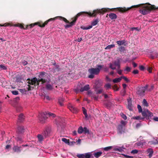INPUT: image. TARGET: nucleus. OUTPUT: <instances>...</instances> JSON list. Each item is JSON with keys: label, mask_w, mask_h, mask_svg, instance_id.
I'll use <instances>...</instances> for the list:
<instances>
[{"label": "nucleus", "mask_w": 158, "mask_h": 158, "mask_svg": "<svg viewBox=\"0 0 158 158\" xmlns=\"http://www.w3.org/2000/svg\"><path fill=\"white\" fill-rule=\"evenodd\" d=\"M140 7L139 12L143 15H145L149 13L151 10L158 9V7H156L154 5H152L149 3H147L144 4H139V5L132 6L130 7H117L110 9L107 12L110 11L116 12L118 11L120 12L123 13L134 8H138Z\"/></svg>", "instance_id": "nucleus-1"}, {"label": "nucleus", "mask_w": 158, "mask_h": 158, "mask_svg": "<svg viewBox=\"0 0 158 158\" xmlns=\"http://www.w3.org/2000/svg\"><path fill=\"white\" fill-rule=\"evenodd\" d=\"M110 9L109 8H102L101 9H97L94 10L92 13L90 12H81L78 13L74 17L72 18V21L69 22V24H67L65 26V28H67L71 27L72 26L75 25L78 18L81 15H87L90 17H96L97 15L99 14L103 15L105 13L109 10Z\"/></svg>", "instance_id": "nucleus-2"}, {"label": "nucleus", "mask_w": 158, "mask_h": 158, "mask_svg": "<svg viewBox=\"0 0 158 158\" xmlns=\"http://www.w3.org/2000/svg\"><path fill=\"white\" fill-rule=\"evenodd\" d=\"M39 78L38 80L36 78H33L31 81L28 82L29 85H28L29 90H31L33 89L34 87L39 84V82L41 81L42 83H48L50 81L49 78L50 77L49 75L47 73H45L44 72H42L40 73L39 75Z\"/></svg>", "instance_id": "nucleus-3"}, {"label": "nucleus", "mask_w": 158, "mask_h": 158, "mask_svg": "<svg viewBox=\"0 0 158 158\" xmlns=\"http://www.w3.org/2000/svg\"><path fill=\"white\" fill-rule=\"evenodd\" d=\"M55 116V114H53L49 112H45L40 114L39 115L38 117L39 120L42 123H43L48 117L51 116L54 117Z\"/></svg>", "instance_id": "nucleus-4"}, {"label": "nucleus", "mask_w": 158, "mask_h": 158, "mask_svg": "<svg viewBox=\"0 0 158 158\" xmlns=\"http://www.w3.org/2000/svg\"><path fill=\"white\" fill-rule=\"evenodd\" d=\"M122 59L118 58L112 63L110 64V67L111 69H119L120 68V64Z\"/></svg>", "instance_id": "nucleus-5"}, {"label": "nucleus", "mask_w": 158, "mask_h": 158, "mask_svg": "<svg viewBox=\"0 0 158 158\" xmlns=\"http://www.w3.org/2000/svg\"><path fill=\"white\" fill-rule=\"evenodd\" d=\"M137 107L139 112L142 113V115L143 116L145 117H151L153 116V114L147 109L142 111L141 107L140 105H138Z\"/></svg>", "instance_id": "nucleus-6"}, {"label": "nucleus", "mask_w": 158, "mask_h": 158, "mask_svg": "<svg viewBox=\"0 0 158 158\" xmlns=\"http://www.w3.org/2000/svg\"><path fill=\"white\" fill-rule=\"evenodd\" d=\"M52 20V19H49L45 21L44 23L42 24V25H41V23L40 22H37L33 24H31L29 25L26 26V29H28V28H31L33 27L34 26H35V25H38L39 27H44L45 26L47 25L48 23L51 20Z\"/></svg>", "instance_id": "nucleus-7"}, {"label": "nucleus", "mask_w": 158, "mask_h": 158, "mask_svg": "<svg viewBox=\"0 0 158 158\" xmlns=\"http://www.w3.org/2000/svg\"><path fill=\"white\" fill-rule=\"evenodd\" d=\"M100 70H89V72L90 74L88 76V77L90 78H93L94 76L99 73Z\"/></svg>", "instance_id": "nucleus-8"}, {"label": "nucleus", "mask_w": 158, "mask_h": 158, "mask_svg": "<svg viewBox=\"0 0 158 158\" xmlns=\"http://www.w3.org/2000/svg\"><path fill=\"white\" fill-rule=\"evenodd\" d=\"M148 88V85H146L145 86L143 87L139 88L137 91V93L140 95H144L145 91L147 90Z\"/></svg>", "instance_id": "nucleus-9"}, {"label": "nucleus", "mask_w": 158, "mask_h": 158, "mask_svg": "<svg viewBox=\"0 0 158 158\" xmlns=\"http://www.w3.org/2000/svg\"><path fill=\"white\" fill-rule=\"evenodd\" d=\"M68 107L71 111L73 113H76L78 111L77 109L71 103L68 104Z\"/></svg>", "instance_id": "nucleus-10"}, {"label": "nucleus", "mask_w": 158, "mask_h": 158, "mask_svg": "<svg viewBox=\"0 0 158 158\" xmlns=\"http://www.w3.org/2000/svg\"><path fill=\"white\" fill-rule=\"evenodd\" d=\"M57 18H58L60 20H63V21H64L66 23H69V21H68L66 18H65L63 17L60 16H56V17L54 18H51L50 19H52V20H51L50 21H54Z\"/></svg>", "instance_id": "nucleus-11"}, {"label": "nucleus", "mask_w": 158, "mask_h": 158, "mask_svg": "<svg viewBox=\"0 0 158 158\" xmlns=\"http://www.w3.org/2000/svg\"><path fill=\"white\" fill-rule=\"evenodd\" d=\"M128 105L127 108L130 110H132V104L131 103V99L129 98L127 99Z\"/></svg>", "instance_id": "nucleus-12"}, {"label": "nucleus", "mask_w": 158, "mask_h": 158, "mask_svg": "<svg viewBox=\"0 0 158 158\" xmlns=\"http://www.w3.org/2000/svg\"><path fill=\"white\" fill-rule=\"evenodd\" d=\"M51 132L50 129L49 128H47L44 131L43 134L44 136L46 137L49 135Z\"/></svg>", "instance_id": "nucleus-13"}, {"label": "nucleus", "mask_w": 158, "mask_h": 158, "mask_svg": "<svg viewBox=\"0 0 158 158\" xmlns=\"http://www.w3.org/2000/svg\"><path fill=\"white\" fill-rule=\"evenodd\" d=\"M109 16L111 19H115L117 18V16L116 14L113 13L110 14Z\"/></svg>", "instance_id": "nucleus-14"}, {"label": "nucleus", "mask_w": 158, "mask_h": 158, "mask_svg": "<svg viewBox=\"0 0 158 158\" xmlns=\"http://www.w3.org/2000/svg\"><path fill=\"white\" fill-rule=\"evenodd\" d=\"M13 150L15 152H19L21 151V147L14 146L13 148Z\"/></svg>", "instance_id": "nucleus-15"}, {"label": "nucleus", "mask_w": 158, "mask_h": 158, "mask_svg": "<svg viewBox=\"0 0 158 158\" xmlns=\"http://www.w3.org/2000/svg\"><path fill=\"white\" fill-rule=\"evenodd\" d=\"M89 89V85H88L84 86L83 88H82L80 89L81 92H83L84 91H87Z\"/></svg>", "instance_id": "nucleus-16"}, {"label": "nucleus", "mask_w": 158, "mask_h": 158, "mask_svg": "<svg viewBox=\"0 0 158 158\" xmlns=\"http://www.w3.org/2000/svg\"><path fill=\"white\" fill-rule=\"evenodd\" d=\"M102 152H94L93 154V155L95 157L97 158L100 156L102 155Z\"/></svg>", "instance_id": "nucleus-17"}, {"label": "nucleus", "mask_w": 158, "mask_h": 158, "mask_svg": "<svg viewBox=\"0 0 158 158\" xmlns=\"http://www.w3.org/2000/svg\"><path fill=\"white\" fill-rule=\"evenodd\" d=\"M116 43L119 46H121L123 45L126 43V41L125 40H122L117 41Z\"/></svg>", "instance_id": "nucleus-18"}, {"label": "nucleus", "mask_w": 158, "mask_h": 158, "mask_svg": "<svg viewBox=\"0 0 158 158\" xmlns=\"http://www.w3.org/2000/svg\"><path fill=\"white\" fill-rule=\"evenodd\" d=\"M118 49L120 51L121 54L124 53L125 51V47L123 46H121L118 48Z\"/></svg>", "instance_id": "nucleus-19"}, {"label": "nucleus", "mask_w": 158, "mask_h": 158, "mask_svg": "<svg viewBox=\"0 0 158 158\" xmlns=\"http://www.w3.org/2000/svg\"><path fill=\"white\" fill-rule=\"evenodd\" d=\"M148 152L149 153L148 156L150 158L151 157L153 154L152 149V148H149L148 150Z\"/></svg>", "instance_id": "nucleus-20"}, {"label": "nucleus", "mask_w": 158, "mask_h": 158, "mask_svg": "<svg viewBox=\"0 0 158 158\" xmlns=\"http://www.w3.org/2000/svg\"><path fill=\"white\" fill-rule=\"evenodd\" d=\"M64 99L62 98H60L58 99V103L60 106H62L64 105L63 102Z\"/></svg>", "instance_id": "nucleus-21"}, {"label": "nucleus", "mask_w": 158, "mask_h": 158, "mask_svg": "<svg viewBox=\"0 0 158 158\" xmlns=\"http://www.w3.org/2000/svg\"><path fill=\"white\" fill-rule=\"evenodd\" d=\"M24 116L22 114H21L19 116L18 120L19 122L22 121L24 119Z\"/></svg>", "instance_id": "nucleus-22"}, {"label": "nucleus", "mask_w": 158, "mask_h": 158, "mask_svg": "<svg viewBox=\"0 0 158 158\" xmlns=\"http://www.w3.org/2000/svg\"><path fill=\"white\" fill-rule=\"evenodd\" d=\"M123 126L121 125H119L118 128V132L120 133H122V132L123 131Z\"/></svg>", "instance_id": "nucleus-23"}, {"label": "nucleus", "mask_w": 158, "mask_h": 158, "mask_svg": "<svg viewBox=\"0 0 158 158\" xmlns=\"http://www.w3.org/2000/svg\"><path fill=\"white\" fill-rule=\"evenodd\" d=\"M115 47V45L114 44H110L108 45L105 48V49L106 50L110 49L111 48H114Z\"/></svg>", "instance_id": "nucleus-24"}, {"label": "nucleus", "mask_w": 158, "mask_h": 158, "mask_svg": "<svg viewBox=\"0 0 158 158\" xmlns=\"http://www.w3.org/2000/svg\"><path fill=\"white\" fill-rule=\"evenodd\" d=\"M61 140L62 141L64 142L65 143L69 145L70 144V142H69V139H67L65 138H63Z\"/></svg>", "instance_id": "nucleus-25"}, {"label": "nucleus", "mask_w": 158, "mask_h": 158, "mask_svg": "<svg viewBox=\"0 0 158 158\" xmlns=\"http://www.w3.org/2000/svg\"><path fill=\"white\" fill-rule=\"evenodd\" d=\"M142 104L144 106L148 107V104L145 99H143Z\"/></svg>", "instance_id": "nucleus-26"}, {"label": "nucleus", "mask_w": 158, "mask_h": 158, "mask_svg": "<svg viewBox=\"0 0 158 158\" xmlns=\"http://www.w3.org/2000/svg\"><path fill=\"white\" fill-rule=\"evenodd\" d=\"M98 22V19H96L95 20L92 22L91 25L93 26H95L97 24Z\"/></svg>", "instance_id": "nucleus-27"}, {"label": "nucleus", "mask_w": 158, "mask_h": 158, "mask_svg": "<svg viewBox=\"0 0 158 158\" xmlns=\"http://www.w3.org/2000/svg\"><path fill=\"white\" fill-rule=\"evenodd\" d=\"M37 137L39 141H42L44 139L43 136L42 135L40 134L38 135L37 136Z\"/></svg>", "instance_id": "nucleus-28"}, {"label": "nucleus", "mask_w": 158, "mask_h": 158, "mask_svg": "<svg viewBox=\"0 0 158 158\" xmlns=\"http://www.w3.org/2000/svg\"><path fill=\"white\" fill-rule=\"evenodd\" d=\"M84 155L85 158H89L91 156V153L89 152L84 154Z\"/></svg>", "instance_id": "nucleus-29"}, {"label": "nucleus", "mask_w": 158, "mask_h": 158, "mask_svg": "<svg viewBox=\"0 0 158 158\" xmlns=\"http://www.w3.org/2000/svg\"><path fill=\"white\" fill-rule=\"evenodd\" d=\"M83 128L82 127H80L78 130V132L79 134H81L83 132Z\"/></svg>", "instance_id": "nucleus-30"}, {"label": "nucleus", "mask_w": 158, "mask_h": 158, "mask_svg": "<svg viewBox=\"0 0 158 158\" xmlns=\"http://www.w3.org/2000/svg\"><path fill=\"white\" fill-rule=\"evenodd\" d=\"M121 80V77L118 78H116L113 80V81L114 83H117L120 81Z\"/></svg>", "instance_id": "nucleus-31"}, {"label": "nucleus", "mask_w": 158, "mask_h": 158, "mask_svg": "<svg viewBox=\"0 0 158 158\" xmlns=\"http://www.w3.org/2000/svg\"><path fill=\"white\" fill-rule=\"evenodd\" d=\"M46 88L47 89L51 90H52L53 89V87L50 84H47L46 85Z\"/></svg>", "instance_id": "nucleus-32"}, {"label": "nucleus", "mask_w": 158, "mask_h": 158, "mask_svg": "<svg viewBox=\"0 0 158 158\" xmlns=\"http://www.w3.org/2000/svg\"><path fill=\"white\" fill-rule=\"evenodd\" d=\"M105 87L106 89L111 88V85L109 83L106 84L105 85Z\"/></svg>", "instance_id": "nucleus-33"}, {"label": "nucleus", "mask_w": 158, "mask_h": 158, "mask_svg": "<svg viewBox=\"0 0 158 158\" xmlns=\"http://www.w3.org/2000/svg\"><path fill=\"white\" fill-rule=\"evenodd\" d=\"M144 118H142L140 116H137L135 117H133V119H137V120H141L143 119Z\"/></svg>", "instance_id": "nucleus-34"}, {"label": "nucleus", "mask_w": 158, "mask_h": 158, "mask_svg": "<svg viewBox=\"0 0 158 158\" xmlns=\"http://www.w3.org/2000/svg\"><path fill=\"white\" fill-rule=\"evenodd\" d=\"M21 63L23 65H26L28 64L27 62L24 60H22Z\"/></svg>", "instance_id": "nucleus-35"}, {"label": "nucleus", "mask_w": 158, "mask_h": 158, "mask_svg": "<svg viewBox=\"0 0 158 158\" xmlns=\"http://www.w3.org/2000/svg\"><path fill=\"white\" fill-rule=\"evenodd\" d=\"M143 145V143L142 142H138L135 144V146H140Z\"/></svg>", "instance_id": "nucleus-36"}, {"label": "nucleus", "mask_w": 158, "mask_h": 158, "mask_svg": "<svg viewBox=\"0 0 158 158\" xmlns=\"http://www.w3.org/2000/svg\"><path fill=\"white\" fill-rule=\"evenodd\" d=\"M22 109L23 108L22 107L20 106H18L16 108V110L18 112L21 111H22Z\"/></svg>", "instance_id": "nucleus-37"}, {"label": "nucleus", "mask_w": 158, "mask_h": 158, "mask_svg": "<svg viewBox=\"0 0 158 158\" xmlns=\"http://www.w3.org/2000/svg\"><path fill=\"white\" fill-rule=\"evenodd\" d=\"M97 67L96 68H91L90 69H101L103 67L102 65H97Z\"/></svg>", "instance_id": "nucleus-38"}, {"label": "nucleus", "mask_w": 158, "mask_h": 158, "mask_svg": "<svg viewBox=\"0 0 158 158\" xmlns=\"http://www.w3.org/2000/svg\"><path fill=\"white\" fill-rule=\"evenodd\" d=\"M84 154H77V156L79 158H85Z\"/></svg>", "instance_id": "nucleus-39"}, {"label": "nucleus", "mask_w": 158, "mask_h": 158, "mask_svg": "<svg viewBox=\"0 0 158 158\" xmlns=\"http://www.w3.org/2000/svg\"><path fill=\"white\" fill-rule=\"evenodd\" d=\"M138 151L137 150H133L131 151V153L132 154H135L138 153Z\"/></svg>", "instance_id": "nucleus-40"}, {"label": "nucleus", "mask_w": 158, "mask_h": 158, "mask_svg": "<svg viewBox=\"0 0 158 158\" xmlns=\"http://www.w3.org/2000/svg\"><path fill=\"white\" fill-rule=\"evenodd\" d=\"M83 132L85 133H88L89 132V130L86 127H84L83 128Z\"/></svg>", "instance_id": "nucleus-41"}, {"label": "nucleus", "mask_w": 158, "mask_h": 158, "mask_svg": "<svg viewBox=\"0 0 158 158\" xmlns=\"http://www.w3.org/2000/svg\"><path fill=\"white\" fill-rule=\"evenodd\" d=\"M112 148V146H109L104 148V149L105 151H108L110 149Z\"/></svg>", "instance_id": "nucleus-42"}, {"label": "nucleus", "mask_w": 158, "mask_h": 158, "mask_svg": "<svg viewBox=\"0 0 158 158\" xmlns=\"http://www.w3.org/2000/svg\"><path fill=\"white\" fill-rule=\"evenodd\" d=\"M106 79L107 81L110 82L111 81V79L108 76H106Z\"/></svg>", "instance_id": "nucleus-43"}, {"label": "nucleus", "mask_w": 158, "mask_h": 158, "mask_svg": "<svg viewBox=\"0 0 158 158\" xmlns=\"http://www.w3.org/2000/svg\"><path fill=\"white\" fill-rule=\"evenodd\" d=\"M113 89L114 90L118 91V88L117 87L116 85H114L113 87Z\"/></svg>", "instance_id": "nucleus-44"}, {"label": "nucleus", "mask_w": 158, "mask_h": 158, "mask_svg": "<svg viewBox=\"0 0 158 158\" xmlns=\"http://www.w3.org/2000/svg\"><path fill=\"white\" fill-rule=\"evenodd\" d=\"M12 93L13 94L15 95H18L19 94L18 91H13L12 92Z\"/></svg>", "instance_id": "nucleus-45"}, {"label": "nucleus", "mask_w": 158, "mask_h": 158, "mask_svg": "<svg viewBox=\"0 0 158 158\" xmlns=\"http://www.w3.org/2000/svg\"><path fill=\"white\" fill-rule=\"evenodd\" d=\"M121 124L120 125L124 127L126 125V122L123 121H121Z\"/></svg>", "instance_id": "nucleus-46"}, {"label": "nucleus", "mask_w": 158, "mask_h": 158, "mask_svg": "<svg viewBox=\"0 0 158 158\" xmlns=\"http://www.w3.org/2000/svg\"><path fill=\"white\" fill-rule=\"evenodd\" d=\"M121 79L122 78H123L124 79V80L126 81L127 82H128L129 81L128 80V79L126 77H123V76H122V77H121Z\"/></svg>", "instance_id": "nucleus-47"}, {"label": "nucleus", "mask_w": 158, "mask_h": 158, "mask_svg": "<svg viewBox=\"0 0 158 158\" xmlns=\"http://www.w3.org/2000/svg\"><path fill=\"white\" fill-rule=\"evenodd\" d=\"M121 116L124 119H127V116L126 115H125L124 114H121Z\"/></svg>", "instance_id": "nucleus-48"}, {"label": "nucleus", "mask_w": 158, "mask_h": 158, "mask_svg": "<svg viewBox=\"0 0 158 158\" xmlns=\"http://www.w3.org/2000/svg\"><path fill=\"white\" fill-rule=\"evenodd\" d=\"M54 66L56 69H60V65L58 64H56Z\"/></svg>", "instance_id": "nucleus-49"}, {"label": "nucleus", "mask_w": 158, "mask_h": 158, "mask_svg": "<svg viewBox=\"0 0 158 158\" xmlns=\"http://www.w3.org/2000/svg\"><path fill=\"white\" fill-rule=\"evenodd\" d=\"M138 73L139 71L138 70H134L132 72V73L134 74H137Z\"/></svg>", "instance_id": "nucleus-50"}, {"label": "nucleus", "mask_w": 158, "mask_h": 158, "mask_svg": "<svg viewBox=\"0 0 158 158\" xmlns=\"http://www.w3.org/2000/svg\"><path fill=\"white\" fill-rule=\"evenodd\" d=\"M9 25H10V24H9V23H5L2 25H1L0 24V26L6 27V26H9Z\"/></svg>", "instance_id": "nucleus-51"}, {"label": "nucleus", "mask_w": 158, "mask_h": 158, "mask_svg": "<svg viewBox=\"0 0 158 158\" xmlns=\"http://www.w3.org/2000/svg\"><path fill=\"white\" fill-rule=\"evenodd\" d=\"M0 69H7V68H6L3 65H0Z\"/></svg>", "instance_id": "nucleus-52"}, {"label": "nucleus", "mask_w": 158, "mask_h": 158, "mask_svg": "<svg viewBox=\"0 0 158 158\" xmlns=\"http://www.w3.org/2000/svg\"><path fill=\"white\" fill-rule=\"evenodd\" d=\"M132 64L134 68H135L137 66V64L134 62H132Z\"/></svg>", "instance_id": "nucleus-53"}, {"label": "nucleus", "mask_w": 158, "mask_h": 158, "mask_svg": "<svg viewBox=\"0 0 158 158\" xmlns=\"http://www.w3.org/2000/svg\"><path fill=\"white\" fill-rule=\"evenodd\" d=\"M102 89H100L97 91V93L98 94H100L102 92Z\"/></svg>", "instance_id": "nucleus-54"}, {"label": "nucleus", "mask_w": 158, "mask_h": 158, "mask_svg": "<svg viewBox=\"0 0 158 158\" xmlns=\"http://www.w3.org/2000/svg\"><path fill=\"white\" fill-rule=\"evenodd\" d=\"M82 109L83 111V113L84 114L87 113L86 110L85 108H84V107H82Z\"/></svg>", "instance_id": "nucleus-55"}, {"label": "nucleus", "mask_w": 158, "mask_h": 158, "mask_svg": "<svg viewBox=\"0 0 158 158\" xmlns=\"http://www.w3.org/2000/svg\"><path fill=\"white\" fill-rule=\"evenodd\" d=\"M19 27L21 28H23V29H25V28H26V27L24 28L23 27V25L22 24H19Z\"/></svg>", "instance_id": "nucleus-56"}, {"label": "nucleus", "mask_w": 158, "mask_h": 158, "mask_svg": "<svg viewBox=\"0 0 158 158\" xmlns=\"http://www.w3.org/2000/svg\"><path fill=\"white\" fill-rule=\"evenodd\" d=\"M109 75H112V76H113L114 77H115V74H114V72L113 71H112V72H110L109 73Z\"/></svg>", "instance_id": "nucleus-57"}, {"label": "nucleus", "mask_w": 158, "mask_h": 158, "mask_svg": "<svg viewBox=\"0 0 158 158\" xmlns=\"http://www.w3.org/2000/svg\"><path fill=\"white\" fill-rule=\"evenodd\" d=\"M22 129V130H23V128H22V127H19L18 128V131H19V132H22V131L21 130V131H20V129Z\"/></svg>", "instance_id": "nucleus-58"}, {"label": "nucleus", "mask_w": 158, "mask_h": 158, "mask_svg": "<svg viewBox=\"0 0 158 158\" xmlns=\"http://www.w3.org/2000/svg\"><path fill=\"white\" fill-rule=\"evenodd\" d=\"M123 70H119L117 71V73L118 74H119L120 75H121L123 72Z\"/></svg>", "instance_id": "nucleus-59"}, {"label": "nucleus", "mask_w": 158, "mask_h": 158, "mask_svg": "<svg viewBox=\"0 0 158 158\" xmlns=\"http://www.w3.org/2000/svg\"><path fill=\"white\" fill-rule=\"evenodd\" d=\"M44 99H46L47 100H50V98L49 96H46L44 97Z\"/></svg>", "instance_id": "nucleus-60"}, {"label": "nucleus", "mask_w": 158, "mask_h": 158, "mask_svg": "<svg viewBox=\"0 0 158 158\" xmlns=\"http://www.w3.org/2000/svg\"><path fill=\"white\" fill-rule=\"evenodd\" d=\"M153 87H154V86L153 85H152L151 86V88H149L148 89H147V90L148 91H151V90H152L153 88Z\"/></svg>", "instance_id": "nucleus-61"}, {"label": "nucleus", "mask_w": 158, "mask_h": 158, "mask_svg": "<svg viewBox=\"0 0 158 158\" xmlns=\"http://www.w3.org/2000/svg\"><path fill=\"white\" fill-rule=\"evenodd\" d=\"M139 69H144L145 67L143 65H141L139 66Z\"/></svg>", "instance_id": "nucleus-62"}, {"label": "nucleus", "mask_w": 158, "mask_h": 158, "mask_svg": "<svg viewBox=\"0 0 158 158\" xmlns=\"http://www.w3.org/2000/svg\"><path fill=\"white\" fill-rule=\"evenodd\" d=\"M130 70H124V73H127L128 72L130 71Z\"/></svg>", "instance_id": "nucleus-63"}, {"label": "nucleus", "mask_w": 158, "mask_h": 158, "mask_svg": "<svg viewBox=\"0 0 158 158\" xmlns=\"http://www.w3.org/2000/svg\"><path fill=\"white\" fill-rule=\"evenodd\" d=\"M153 120L156 121H158V117H155L153 118Z\"/></svg>", "instance_id": "nucleus-64"}]
</instances>
